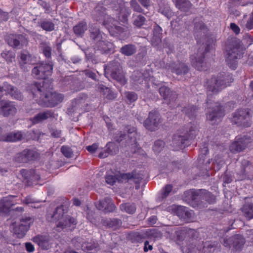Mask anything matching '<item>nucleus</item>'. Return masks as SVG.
<instances>
[{"label":"nucleus","mask_w":253,"mask_h":253,"mask_svg":"<svg viewBox=\"0 0 253 253\" xmlns=\"http://www.w3.org/2000/svg\"><path fill=\"white\" fill-rule=\"evenodd\" d=\"M36 91L33 93L34 97L40 96L42 103V102L48 107H54L58 103L61 102L64 99V96L60 93L52 92L50 89H52L51 83L45 84V81L43 82L42 85L41 86V83L36 85Z\"/></svg>","instance_id":"obj_1"},{"label":"nucleus","mask_w":253,"mask_h":253,"mask_svg":"<svg viewBox=\"0 0 253 253\" xmlns=\"http://www.w3.org/2000/svg\"><path fill=\"white\" fill-rule=\"evenodd\" d=\"M67 210L63 206L57 207L53 214H48L47 219L50 222H57V228L65 229L68 228H73L76 224V221L69 216L65 215Z\"/></svg>","instance_id":"obj_2"},{"label":"nucleus","mask_w":253,"mask_h":253,"mask_svg":"<svg viewBox=\"0 0 253 253\" xmlns=\"http://www.w3.org/2000/svg\"><path fill=\"white\" fill-rule=\"evenodd\" d=\"M100 17L105 18L106 19L103 24L108 29L110 34L113 36H118L121 39L124 40L129 35V32L128 29L127 27L123 26L117 25V23L113 18L106 15L103 11H101L98 13Z\"/></svg>","instance_id":"obj_3"},{"label":"nucleus","mask_w":253,"mask_h":253,"mask_svg":"<svg viewBox=\"0 0 253 253\" xmlns=\"http://www.w3.org/2000/svg\"><path fill=\"white\" fill-rule=\"evenodd\" d=\"M233 81V79L231 75L223 72L207 81V89L208 91L215 93L229 85Z\"/></svg>","instance_id":"obj_4"},{"label":"nucleus","mask_w":253,"mask_h":253,"mask_svg":"<svg viewBox=\"0 0 253 253\" xmlns=\"http://www.w3.org/2000/svg\"><path fill=\"white\" fill-rule=\"evenodd\" d=\"M198 132L196 126H191L188 132L187 131L185 132L178 131L173 135L171 145L175 150L181 149L185 141L188 139L195 138Z\"/></svg>","instance_id":"obj_5"},{"label":"nucleus","mask_w":253,"mask_h":253,"mask_svg":"<svg viewBox=\"0 0 253 253\" xmlns=\"http://www.w3.org/2000/svg\"><path fill=\"white\" fill-rule=\"evenodd\" d=\"M53 69V64L49 62L48 63L43 62L39 63L32 70V75L37 79H43L40 82L36 83L35 84V88H36V85L41 83V86L42 85V83L45 81V84H49V81L46 80V77L50 76Z\"/></svg>","instance_id":"obj_6"},{"label":"nucleus","mask_w":253,"mask_h":253,"mask_svg":"<svg viewBox=\"0 0 253 253\" xmlns=\"http://www.w3.org/2000/svg\"><path fill=\"white\" fill-rule=\"evenodd\" d=\"M90 37L96 42L97 48L98 50L104 52L110 51L112 48L113 45L111 43L105 40L102 36V34L99 30L93 25L90 28Z\"/></svg>","instance_id":"obj_7"},{"label":"nucleus","mask_w":253,"mask_h":253,"mask_svg":"<svg viewBox=\"0 0 253 253\" xmlns=\"http://www.w3.org/2000/svg\"><path fill=\"white\" fill-rule=\"evenodd\" d=\"M104 73L107 78L110 77L122 84L126 83L121 67L118 62L110 63L104 68Z\"/></svg>","instance_id":"obj_8"},{"label":"nucleus","mask_w":253,"mask_h":253,"mask_svg":"<svg viewBox=\"0 0 253 253\" xmlns=\"http://www.w3.org/2000/svg\"><path fill=\"white\" fill-rule=\"evenodd\" d=\"M208 97H209L208 96ZM207 104L209 106V108L210 109L211 108V112L209 111V113L207 115V120L212 125L219 123L224 115L222 107L215 102H214L213 104H212V103L209 98H208Z\"/></svg>","instance_id":"obj_9"},{"label":"nucleus","mask_w":253,"mask_h":253,"mask_svg":"<svg viewBox=\"0 0 253 253\" xmlns=\"http://www.w3.org/2000/svg\"><path fill=\"white\" fill-rule=\"evenodd\" d=\"M251 117L249 110H239L234 113L232 121L238 126L248 127L251 125Z\"/></svg>","instance_id":"obj_10"},{"label":"nucleus","mask_w":253,"mask_h":253,"mask_svg":"<svg viewBox=\"0 0 253 253\" xmlns=\"http://www.w3.org/2000/svg\"><path fill=\"white\" fill-rule=\"evenodd\" d=\"M245 239L243 237L240 235H235L230 238H225L223 239V245L228 248L232 246L236 251H240L245 244Z\"/></svg>","instance_id":"obj_11"},{"label":"nucleus","mask_w":253,"mask_h":253,"mask_svg":"<svg viewBox=\"0 0 253 253\" xmlns=\"http://www.w3.org/2000/svg\"><path fill=\"white\" fill-rule=\"evenodd\" d=\"M242 52L239 47L227 50L226 61L229 66L232 69H235L237 66L238 58L242 56Z\"/></svg>","instance_id":"obj_12"},{"label":"nucleus","mask_w":253,"mask_h":253,"mask_svg":"<svg viewBox=\"0 0 253 253\" xmlns=\"http://www.w3.org/2000/svg\"><path fill=\"white\" fill-rule=\"evenodd\" d=\"M251 142L250 137L244 136L237 137L230 146V150L232 153L239 152L244 150Z\"/></svg>","instance_id":"obj_13"},{"label":"nucleus","mask_w":253,"mask_h":253,"mask_svg":"<svg viewBox=\"0 0 253 253\" xmlns=\"http://www.w3.org/2000/svg\"><path fill=\"white\" fill-rule=\"evenodd\" d=\"M32 222L33 219L29 217L23 218L20 220L18 224L14 227V233L17 235L18 238L23 237Z\"/></svg>","instance_id":"obj_14"},{"label":"nucleus","mask_w":253,"mask_h":253,"mask_svg":"<svg viewBox=\"0 0 253 253\" xmlns=\"http://www.w3.org/2000/svg\"><path fill=\"white\" fill-rule=\"evenodd\" d=\"M160 121V115L157 111H152L149 113L148 118L145 121L144 126L151 131L157 129Z\"/></svg>","instance_id":"obj_15"},{"label":"nucleus","mask_w":253,"mask_h":253,"mask_svg":"<svg viewBox=\"0 0 253 253\" xmlns=\"http://www.w3.org/2000/svg\"><path fill=\"white\" fill-rule=\"evenodd\" d=\"M5 41L7 43L14 48H20L23 45L27 43L25 37L22 35L11 34L5 37Z\"/></svg>","instance_id":"obj_16"},{"label":"nucleus","mask_w":253,"mask_h":253,"mask_svg":"<svg viewBox=\"0 0 253 253\" xmlns=\"http://www.w3.org/2000/svg\"><path fill=\"white\" fill-rule=\"evenodd\" d=\"M176 239L178 241H182L187 236L190 238L198 239L199 237V233L197 230L184 227L181 230H175Z\"/></svg>","instance_id":"obj_17"},{"label":"nucleus","mask_w":253,"mask_h":253,"mask_svg":"<svg viewBox=\"0 0 253 253\" xmlns=\"http://www.w3.org/2000/svg\"><path fill=\"white\" fill-rule=\"evenodd\" d=\"M16 112L15 105L13 102L6 101H0V114L4 116L13 115Z\"/></svg>","instance_id":"obj_18"},{"label":"nucleus","mask_w":253,"mask_h":253,"mask_svg":"<svg viewBox=\"0 0 253 253\" xmlns=\"http://www.w3.org/2000/svg\"><path fill=\"white\" fill-rule=\"evenodd\" d=\"M33 241L43 250H47L51 246L50 237L47 235H38L33 238Z\"/></svg>","instance_id":"obj_19"},{"label":"nucleus","mask_w":253,"mask_h":253,"mask_svg":"<svg viewBox=\"0 0 253 253\" xmlns=\"http://www.w3.org/2000/svg\"><path fill=\"white\" fill-rule=\"evenodd\" d=\"M96 207L99 210L104 211L105 212L113 211L115 206L110 198L107 197L100 200L96 204Z\"/></svg>","instance_id":"obj_20"},{"label":"nucleus","mask_w":253,"mask_h":253,"mask_svg":"<svg viewBox=\"0 0 253 253\" xmlns=\"http://www.w3.org/2000/svg\"><path fill=\"white\" fill-rule=\"evenodd\" d=\"M20 65L24 71H28L30 69V65L33 64L31 56L26 51H23L20 56Z\"/></svg>","instance_id":"obj_21"},{"label":"nucleus","mask_w":253,"mask_h":253,"mask_svg":"<svg viewBox=\"0 0 253 253\" xmlns=\"http://www.w3.org/2000/svg\"><path fill=\"white\" fill-rule=\"evenodd\" d=\"M159 92L168 104L174 102L176 98V94L170 92L169 89L166 86H161L159 89Z\"/></svg>","instance_id":"obj_22"},{"label":"nucleus","mask_w":253,"mask_h":253,"mask_svg":"<svg viewBox=\"0 0 253 253\" xmlns=\"http://www.w3.org/2000/svg\"><path fill=\"white\" fill-rule=\"evenodd\" d=\"M15 196H9L1 199L0 201V212L2 213H7L9 209L15 204L13 199Z\"/></svg>","instance_id":"obj_23"},{"label":"nucleus","mask_w":253,"mask_h":253,"mask_svg":"<svg viewBox=\"0 0 253 253\" xmlns=\"http://www.w3.org/2000/svg\"><path fill=\"white\" fill-rule=\"evenodd\" d=\"M120 177H121L122 179L129 180L131 178L135 179V175L134 176V174L130 173H124L120 174V175L118 177H117L116 176L108 174L106 177V182L107 184L113 185L117 180H121Z\"/></svg>","instance_id":"obj_24"},{"label":"nucleus","mask_w":253,"mask_h":253,"mask_svg":"<svg viewBox=\"0 0 253 253\" xmlns=\"http://www.w3.org/2000/svg\"><path fill=\"white\" fill-rule=\"evenodd\" d=\"M200 54L201 55L198 58L193 56L190 57L191 63L193 67L198 70H206L207 63L204 62L203 53Z\"/></svg>","instance_id":"obj_25"},{"label":"nucleus","mask_w":253,"mask_h":253,"mask_svg":"<svg viewBox=\"0 0 253 253\" xmlns=\"http://www.w3.org/2000/svg\"><path fill=\"white\" fill-rule=\"evenodd\" d=\"M106 149L104 152H100L99 154V157L100 158H105L109 155H114L116 154L118 151V147L112 142H108L106 146Z\"/></svg>","instance_id":"obj_26"},{"label":"nucleus","mask_w":253,"mask_h":253,"mask_svg":"<svg viewBox=\"0 0 253 253\" xmlns=\"http://www.w3.org/2000/svg\"><path fill=\"white\" fill-rule=\"evenodd\" d=\"M3 90H7L8 93L13 98L16 99L21 100L22 99L21 93L10 85H4V86H0V93H2Z\"/></svg>","instance_id":"obj_27"},{"label":"nucleus","mask_w":253,"mask_h":253,"mask_svg":"<svg viewBox=\"0 0 253 253\" xmlns=\"http://www.w3.org/2000/svg\"><path fill=\"white\" fill-rule=\"evenodd\" d=\"M52 116L53 113L51 111H46L43 112H41L35 115L31 119V121L33 124H38L52 117Z\"/></svg>","instance_id":"obj_28"},{"label":"nucleus","mask_w":253,"mask_h":253,"mask_svg":"<svg viewBox=\"0 0 253 253\" xmlns=\"http://www.w3.org/2000/svg\"><path fill=\"white\" fill-rule=\"evenodd\" d=\"M171 71L177 75L185 74L188 72V68L184 63H179L178 64L172 63L170 67Z\"/></svg>","instance_id":"obj_29"},{"label":"nucleus","mask_w":253,"mask_h":253,"mask_svg":"<svg viewBox=\"0 0 253 253\" xmlns=\"http://www.w3.org/2000/svg\"><path fill=\"white\" fill-rule=\"evenodd\" d=\"M143 237L151 239L157 240L162 237V234L156 228L148 229L146 230Z\"/></svg>","instance_id":"obj_30"},{"label":"nucleus","mask_w":253,"mask_h":253,"mask_svg":"<svg viewBox=\"0 0 253 253\" xmlns=\"http://www.w3.org/2000/svg\"><path fill=\"white\" fill-rule=\"evenodd\" d=\"M23 138V134L21 131H16L10 133L4 138L1 140L4 141L15 142L20 140Z\"/></svg>","instance_id":"obj_31"},{"label":"nucleus","mask_w":253,"mask_h":253,"mask_svg":"<svg viewBox=\"0 0 253 253\" xmlns=\"http://www.w3.org/2000/svg\"><path fill=\"white\" fill-rule=\"evenodd\" d=\"M87 29L86 22L82 21L74 26L73 30L75 34L78 36H83L84 32Z\"/></svg>","instance_id":"obj_32"},{"label":"nucleus","mask_w":253,"mask_h":253,"mask_svg":"<svg viewBox=\"0 0 253 253\" xmlns=\"http://www.w3.org/2000/svg\"><path fill=\"white\" fill-rule=\"evenodd\" d=\"M175 5L180 10L188 11L191 7V3L189 0H175Z\"/></svg>","instance_id":"obj_33"},{"label":"nucleus","mask_w":253,"mask_h":253,"mask_svg":"<svg viewBox=\"0 0 253 253\" xmlns=\"http://www.w3.org/2000/svg\"><path fill=\"white\" fill-rule=\"evenodd\" d=\"M25 156L23 161H30L34 160L38 157L39 154L35 150L26 149L23 151V155Z\"/></svg>","instance_id":"obj_34"},{"label":"nucleus","mask_w":253,"mask_h":253,"mask_svg":"<svg viewBox=\"0 0 253 253\" xmlns=\"http://www.w3.org/2000/svg\"><path fill=\"white\" fill-rule=\"evenodd\" d=\"M132 78L135 84H142L144 82L145 84L148 81V78L144 77L143 74L139 71L134 72Z\"/></svg>","instance_id":"obj_35"},{"label":"nucleus","mask_w":253,"mask_h":253,"mask_svg":"<svg viewBox=\"0 0 253 253\" xmlns=\"http://www.w3.org/2000/svg\"><path fill=\"white\" fill-rule=\"evenodd\" d=\"M98 244L94 240H91L90 242L84 243L82 245V249L85 252H89L93 249L96 251L98 248Z\"/></svg>","instance_id":"obj_36"},{"label":"nucleus","mask_w":253,"mask_h":253,"mask_svg":"<svg viewBox=\"0 0 253 253\" xmlns=\"http://www.w3.org/2000/svg\"><path fill=\"white\" fill-rule=\"evenodd\" d=\"M243 212L245 216L249 220L253 218V204H247L242 208Z\"/></svg>","instance_id":"obj_37"},{"label":"nucleus","mask_w":253,"mask_h":253,"mask_svg":"<svg viewBox=\"0 0 253 253\" xmlns=\"http://www.w3.org/2000/svg\"><path fill=\"white\" fill-rule=\"evenodd\" d=\"M171 209L176 215H177L180 219H182L187 208L181 206L174 205L171 207Z\"/></svg>","instance_id":"obj_38"},{"label":"nucleus","mask_w":253,"mask_h":253,"mask_svg":"<svg viewBox=\"0 0 253 253\" xmlns=\"http://www.w3.org/2000/svg\"><path fill=\"white\" fill-rule=\"evenodd\" d=\"M135 46L131 44H127L123 46L121 49V52L126 56H130L135 52Z\"/></svg>","instance_id":"obj_39"},{"label":"nucleus","mask_w":253,"mask_h":253,"mask_svg":"<svg viewBox=\"0 0 253 253\" xmlns=\"http://www.w3.org/2000/svg\"><path fill=\"white\" fill-rule=\"evenodd\" d=\"M120 209L121 211L129 214H132L135 211L136 207L134 204L129 203L122 204L120 205Z\"/></svg>","instance_id":"obj_40"},{"label":"nucleus","mask_w":253,"mask_h":253,"mask_svg":"<svg viewBox=\"0 0 253 253\" xmlns=\"http://www.w3.org/2000/svg\"><path fill=\"white\" fill-rule=\"evenodd\" d=\"M101 90L105 97L109 100H112L116 97V94L113 93L108 87L102 86Z\"/></svg>","instance_id":"obj_41"},{"label":"nucleus","mask_w":253,"mask_h":253,"mask_svg":"<svg viewBox=\"0 0 253 253\" xmlns=\"http://www.w3.org/2000/svg\"><path fill=\"white\" fill-rule=\"evenodd\" d=\"M130 14L129 10L126 9L125 7H120V11L118 16L119 19L123 22L127 20V16Z\"/></svg>","instance_id":"obj_42"},{"label":"nucleus","mask_w":253,"mask_h":253,"mask_svg":"<svg viewBox=\"0 0 253 253\" xmlns=\"http://www.w3.org/2000/svg\"><path fill=\"white\" fill-rule=\"evenodd\" d=\"M1 56L8 63L12 62L15 59V54L11 51H4L1 53Z\"/></svg>","instance_id":"obj_43"},{"label":"nucleus","mask_w":253,"mask_h":253,"mask_svg":"<svg viewBox=\"0 0 253 253\" xmlns=\"http://www.w3.org/2000/svg\"><path fill=\"white\" fill-rule=\"evenodd\" d=\"M41 27L46 31H52L54 29V25L52 22L46 20L41 23Z\"/></svg>","instance_id":"obj_44"},{"label":"nucleus","mask_w":253,"mask_h":253,"mask_svg":"<svg viewBox=\"0 0 253 253\" xmlns=\"http://www.w3.org/2000/svg\"><path fill=\"white\" fill-rule=\"evenodd\" d=\"M41 47L45 56L50 57L51 48L50 45L47 43H42Z\"/></svg>","instance_id":"obj_45"},{"label":"nucleus","mask_w":253,"mask_h":253,"mask_svg":"<svg viewBox=\"0 0 253 253\" xmlns=\"http://www.w3.org/2000/svg\"><path fill=\"white\" fill-rule=\"evenodd\" d=\"M194 212L192 210H189L187 208L183 216L182 220L187 222H191L194 220Z\"/></svg>","instance_id":"obj_46"},{"label":"nucleus","mask_w":253,"mask_h":253,"mask_svg":"<svg viewBox=\"0 0 253 253\" xmlns=\"http://www.w3.org/2000/svg\"><path fill=\"white\" fill-rule=\"evenodd\" d=\"M164 145L165 143L163 141L160 140L156 141L153 147L154 151L156 153L160 152L163 150Z\"/></svg>","instance_id":"obj_47"},{"label":"nucleus","mask_w":253,"mask_h":253,"mask_svg":"<svg viewBox=\"0 0 253 253\" xmlns=\"http://www.w3.org/2000/svg\"><path fill=\"white\" fill-rule=\"evenodd\" d=\"M61 151L67 158H71L72 157L73 151L72 149L68 146H63L61 148Z\"/></svg>","instance_id":"obj_48"},{"label":"nucleus","mask_w":253,"mask_h":253,"mask_svg":"<svg viewBox=\"0 0 253 253\" xmlns=\"http://www.w3.org/2000/svg\"><path fill=\"white\" fill-rule=\"evenodd\" d=\"M126 130L127 131L128 136L130 137L131 139H132V137L134 138V139L132 140L133 142L135 141V136H136V129L135 128L130 126H127L126 127Z\"/></svg>","instance_id":"obj_49"},{"label":"nucleus","mask_w":253,"mask_h":253,"mask_svg":"<svg viewBox=\"0 0 253 253\" xmlns=\"http://www.w3.org/2000/svg\"><path fill=\"white\" fill-rule=\"evenodd\" d=\"M201 191V190H196L192 189L187 191L186 194H187L188 196L189 197V199H191L192 200H195L199 196V192Z\"/></svg>","instance_id":"obj_50"},{"label":"nucleus","mask_w":253,"mask_h":253,"mask_svg":"<svg viewBox=\"0 0 253 253\" xmlns=\"http://www.w3.org/2000/svg\"><path fill=\"white\" fill-rule=\"evenodd\" d=\"M145 21V18L142 15H138L136 16L133 21V24L136 26L140 27L141 26Z\"/></svg>","instance_id":"obj_51"},{"label":"nucleus","mask_w":253,"mask_h":253,"mask_svg":"<svg viewBox=\"0 0 253 253\" xmlns=\"http://www.w3.org/2000/svg\"><path fill=\"white\" fill-rule=\"evenodd\" d=\"M125 96L130 102H134L137 99V95L133 92H126Z\"/></svg>","instance_id":"obj_52"},{"label":"nucleus","mask_w":253,"mask_h":253,"mask_svg":"<svg viewBox=\"0 0 253 253\" xmlns=\"http://www.w3.org/2000/svg\"><path fill=\"white\" fill-rule=\"evenodd\" d=\"M162 32V29L159 26L156 25L154 26V35L156 37V39L158 42L161 41L160 35L161 34Z\"/></svg>","instance_id":"obj_53"},{"label":"nucleus","mask_w":253,"mask_h":253,"mask_svg":"<svg viewBox=\"0 0 253 253\" xmlns=\"http://www.w3.org/2000/svg\"><path fill=\"white\" fill-rule=\"evenodd\" d=\"M195 31H198L200 30L201 33L205 34L206 31V28L204 24L202 22H200L198 24H196L195 26Z\"/></svg>","instance_id":"obj_54"},{"label":"nucleus","mask_w":253,"mask_h":253,"mask_svg":"<svg viewBox=\"0 0 253 253\" xmlns=\"http://www.w3.org/2000/svg\"><path fill=\"white\" fill-rule=\"evenodd\" d=\"M172 186L171 185H167L164 189V191L162 193V198H166L171 192Z\"/></svg>","instance_id":"obj_55"},{"label":"nucleus","mask_w":253,"mask_h":253,"mask_svg":"<svg viewBox=\"0 0 253 253\" xmlns=\"http://www.w3.org/2000/svg\"><path fill=\"white\" fill-rule=\"evenodd\" d=\"M196 110V107L192 106L190 108H185L183 111L186 114L188 115L189 117H192L194 113Z\"/></svg>","instance_id":"obj_56"},{"label":"nucleus","mask_w":253,"mask_h":253,"mask_svg":"<svg viewBox=\"0 0 253 253\" xmlns=\"http://www.w3.org/2000/svg\"><path fill=\"white\" fill-rule=\"evenodd\" d=\"M98 148V145L97 143H94L91 145L86 147L87 150L91 153H94Z\"/></svg>","instance_id":"obj_57"},{"label":"nucleus","mask_w":253,"mask_h":253,"mask_svg":"<svg viewBox=\"0 0 253 253\" xmlns=\"http://www.w3.org/2000/svg\"><path fill=\"white\" fill-rule=\"evenodd\" d=\"M22 155H23V152L18 154L15 158V161L18 163H26L28 162L27 161H23L24 159L25 156Z\"/></svg>","instance_id":"obj_58"},{"label":"nucleus","mask_w":253,"mask_h":253,"mask_svg":"<svg viewBox=\"0 0 253 253\" xmlns=\"http://www.w3.org/2000/svg\"><path fill=\"white\" fill-rule=\"evenodd\" d=\"M36 202L35 199L32 198L31 196H27L23 201V203L29 205L30 204H34Z\"/></svg>","instance_id":"obj_59"},{"label":"nucleus","mask_w":253,"mask_h":253,"mask_svg":"<svg viewBox=\"0 0 253 253\" xmlns=\"http://www.w3.org/2000/svg\"><path fill=\"white\" fill-rule=\"evenodd\" d=\"M245 27L248 30H251L253 29V17H251L247 21Z\"/></svg>","instance_id":"obj_60"},{"label":"nucleus","mask_w":253,"mask_h":253,"mask_svg":"<svg viewBox=\"0 0 253 253\" xmlns=\"http://www.w3.org/2000/svg\"><path fill=\"white\" fill-rule=\"evenodd\" d=\"M8 19V13L0 10V23Z\"/></svg>","instance_id":"obj_61"},{"label":"nucleus","mask_w":253,"mask_h":253,"mask_svg":"<svg viewBox=\"0 0 253 253\" xmlns=\"http://www.w3.org/2000/svg\"><path fill=\"white\" fill-rule=\"evenodd\" d=\"M230 28L236 34H238L240 32V28L235 23H231Z\"/></svg>","instance_id":"obj_62"},{"label":"nucleus","mask_w":253,"mask_h":253,"mask_svg":"<svg viewBox=\"0 0 253 253\" xmlns=\"http://www.w3.org/2000/svg\"><path fill=\"white\" fill-rule=\"evenodd\" d=\"M25 247L27 252L31 253L34 251L35 248L31 243H27L25 244Z\"/></svg>","instance_id":"obj_63"},{"label":"nucleus","mask_w":253,"mask_h":253,"mask_svg":"<svg viewBox=\"0 0 253 253\" xmlns=\"http://www.w3.org/2000/svg\"><path fill=\"white\" fill-rule=\"evenodd\" d=\"M214 161H215L216 165H217V169L218 170L224 162L222 160H218V157H215Z\"/></svg>","instance_id":"obj_64"}]
</instances>
